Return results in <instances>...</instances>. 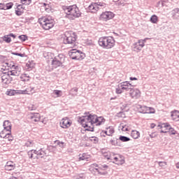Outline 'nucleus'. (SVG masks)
<instances>
[{
    "label": "nucleus",
    "instance_id": "obj_1",
    "mask_svg": "<svg viewBox=\"0 0 179 179\" xmlns=\"http://www.w3.org/2000/svg\"><path fill=\"white\" fill-rule=\"evenodd\" d=\"M79 121L82 126L84 128H86L87 131H93V129H94L93 124H96V125H101V124L106 122V119L103 117H97L96 115H89L80 117Z\"/></svg>",
    "mask_w": 179,
    "mask_h": 179
},
{
    "label": "nucleus",
    "instance_id": "obj_2",
    "mask_svg": "<svg viewBox=\"0 0 179 179\" xmlns=\"http://www.w3.org/2000/svg\"><path fill=\"white\" fill-rule=\"evenodd\" d=\"M64 12L66 19L69 20H75V19L82 17V12H80V10L76 5L66 6L64 8Z\"/></svg>",
    "mask_w": 179,
    "mask_h": 179
},
{
    "label": "nucleus",
    "instance_id": "obj_3",
    "mask_svg": "<svg viewBox=\"0 0 179 179\" xmlns=\"http://www.w3.org/2000/svg\"><path fill=\"white\" fill-rule=\"evenodd\" d=\"M107 170H108V165L107 164L99 165L96 163H94L89 166V171L95 176H107L108 174Z\"/></svg>",
    "mask_w": 179,
    "mask_h": 179
},
{
    "label": "nucleus",
    "instance_id": "obj_4",
    "mask_svg": "<svg viewBox=\"0 0 179 179\" xmlns=\"http://www.w3.org/2000/svg\"><path fill=\"white\" fill-rule=\"evenodd\" d=\"M98 44L102 48L105 50H111L115 47V39L112 36H103L99 38Z\"/></svg>",
    "mask_w": 179,
    "mask_h": 179
},
{
    "label": "nucleus",
    "instance_id": "obj_5",
    "mask_svg": "<svg viewBox=\"0 0 179 179\" xmlns=\"http://www.w3.org/2000/svg\"><path fill=\"white\" fill-rule=\"evenodd\" d=\"M38 22L43 30H50L55 24V21L51 16H43L39 18Z\"/></svg>",
    "mask_w": 179,
    "mask_h": 179
},
{
    "label": "nucleus",
    "instance_id": "obj_6",
    "mask_svg": "<svg viewBox=\"0 0 179 179\" xmlns=\"http://www.w3.org/2000/svg\"><path fill=\"white\" fill-rule=\"evenodd\" d=\"M28 156L31 160H36V159H44V157H48V153L47 150L44 148H41L40 150H31L28 152Z\"/></svg>",
    "mask_w": 179,
    "mask_h": 179
},
{
    "label": "nucleus",
    "instance_id": "obj_7",
    "mask_svg": "<svg viewBox=\"0 0 179 179\" xmlns=\"http://www.w3.org/2000/svg\"><path fill=\"white\" fill-rule=\"evenodd\" d=\"M158 128L161 129V134H167V132H169V135H178V136H179V134L177 133V131L172 128L171 125L169 123L159 124Z\"/></svg>",
    "mask_w": 179,
    "mask_h": 179
},
{
    "label": "nucleus",
    "instance_id": "obj_8",
    "mask_svg": "<svg viewBox=\"0 0 179 179\" xmlns=\"http://www.w3.org/2000/svg\"><path fill=\"white\" fill-rule=\"evenodd\" d=\"M107 6L106 3L101 2H92L87 8V11L90 13H97L101 8H104Z\"/></svg>",
    "mask_w": 179,
    "mask_h": 179
},
{
    "label": "nucleus",
    "instance_id": "obj_9",
    "mask_svg": "<svg viewBox=\"0 0 179 179\" xmlns=\"http://www.w3.org/2000/svg\"><path fill=\"white\" fill-rule=\"evenodd\" d=\"M4 66H6V69L8 71V73L10 76H17L20 73L19 67L15 66L13 63H4Z\"/></svg>",
    "mask_w": 179,
    "mask_h": 179
},
{
    "label": "nucleus",
    "instance_id": "obj_10",
    "mask_svg": "<svg viewBox=\"0 0 179 179\" xmlns=\"http://www.w3.org/2000/svg\"><path fill=\"white\" fill-rule=\"evenodd\" d=\"M131 87H132V84L129 83V82H123L116 88L115 92L117 94H121L122 93H124V92L131 91V89H132Z\"/></svg>",
    "mask_w": 179,
    "mask_h": 179
},
{
    "label": "nucleus",
    "instance_id": "obj_11",
    "mask_svg": "<svg viewBox=\"0 0 179 179\" xmlns=\"http://www.w3.org/2000/svg\"><path fill=\"white\" fill-rule=\"evenodd\" d=\"M69 55L72 59H77L78 61H82V59H85V57H86L85 53L76 49L70 50Z\"/></svg>",
    "mask_w": 179,
    "mask_h": 179
},
{
    "label": "nucleus",
    "instance_id": "obj_12",
    "mask_svg": "<svg viewBox=\"0 0 179 179\" xmlns=\"http://www.w3.org/2000/svg\"><path fill=\"white\" fill-rule=\"evenodd\" d=\"M64 36V44H73L76 41V34L72 31L65 32Z\"/></svg>",
    "mask_w": 179,
    "mask_h": 179
},
{
    "label": "nucleus",
    "instance_id": "obj_13",
    "mask_svg": "<svg viewBox=\"0 0 179 179\" xmlns=\"http://www.w3.org/2000/svg\"><path fill=\"white\" fill-rule=\"evenodd\" d=\"M148 40H149V38L139 39L138 42L134 43L132 45L133 51H135V52H141V51H142V48L145 47V43H146Z\"/></svg>",
    "mask_w": 179,
    "mask_h": 179
},
{
    "label": "nucleus",
    "instance_id": "obj_14",
    "mask_svg": "<svg viewBox=\"0 0 179 179\" xmlns=\"http://www.w3.org/2000/svg\"><path fill=\"white\" fill-rule=\"evenodd\" d=\"M115 16V14L111 11H104L99 15V20L101 22H108V20L114 19Z\"/></svg>",
    "mask_w": 179,
    "mask_h": 179
},
{
    "label": "nucleus",
    "instance_id": "obj_15",
    "mask_svg": "<svg viewBox=\"0 0 179 179\" xmlns=\"http://www.w3.org/2000/svg\"><path fill=\"white\" fill-rule=\"evenodd\" d=\"M63 62L64 56L62 55H59L52 60V68H58L59 66H62Z\"/></svg>",
    "mask_w": 179,
    "mask_h": 179
},
{
    "label": "nucleus",
    "instance_id": "obj_16",
    "mask_svg": "<svg viewBox=\"0 0 179 179\" xmlns=\"http://www.w3.org/2000/svg\"><path fill=\"white\" fill-rule=\"evenodd\" d=\"M129 96L133 100H138L142 96V92L138 88H131L129 91Z\"/></svg>",
    "mask_w": 179,
    "mask_h": 179
},
{
    "label": "nucleus",
    "instance_id": "obj_17",
    "mask_svg": "<svg viewBox=\"0 0 179 179\" xmlns=\"http://www.w3.org/2000/svg\"><path fill=\"white\" fill-rule=\"evenodd\" d=\"M0 136L3 139H8V142H12V141H13V136H12L11 130L3 129L0 133Z\"/></svg>",
    "mask_w": 179,
    "mask_h": 179
},
{
    "label": "nucleus",
    "instance_id": "obj_18",
    "mask_svg": "<svg viewBox=\"0 0 179 179\" xmlns=\"http://www.w3.org/2000/svg\"><path fill=\"white\" fill-rule=\"evenodd\" d=\"M59 125L63 129H68L72 125V121L69 117H64L61 120Z\"/></svg>",
    "mask_w": 179,
    "mask_h": 179
},
{
    "label": "nucleus",
    "instance_id": "obj_19",
    "mask_svg": "<svg viewBox=\"0 0 179 179\" xmlns=\"http://www.w3.org/2000/svg\"><path fill=\"white\" fill-rule=\"evenodd\" d=\"M28 120L33 124H34V122H40L41 115L38 113H31L28 115Z\"/></svg>",
    "mask_w": 179,
    "mask_h": 179
},
{
    "label": "nucleus",
    "instance_id": "obj_20",
    "mask_svg": "<svg viewBox=\"0 0 179 179\" xmlns=\"http://www.w3.org/2000/svg\"><path fill=\"white\" fill-rule=\"evenodd\" d=\"M1 82L3 86H6V85H9L12 82V77H10L8 73H5L1 76Z\"/></svg>",
    "mask_w": 179,
    "mask_h": 179
},
{
    "label": "nucleus",
    "instance_id": "obj_21",
    "mask_svg": "<svg viewBox=\"0 0 179 179\" xmlns=\"http://www.w3.org/2000/svg\"><path fill=\"white\" fill-rule=\"evenodd\" d=\"M115 164H117V166H122L125 163V157L121 155H116L115 157V161L113 162Z\"/></svg>",
    "mask_w": 179,
    "mask_h": 179
},
{
    "label": "nucleus",
    "instance_id": "obj_22",
    "mask_svg": "<svg viewBox=\"0 0 179 179\" xmlns=\"http://www.w3.org/2000/svg\"><path fill=\"white\" fill-rule=\"evenodd\" d=\"M4 169L7 171H12V170H15V169H16V164L12 161H8L6 162Z\"/></svg>",
    "mask_w": 179,
    "mask_h": 179
},
{
    "label": "nucleus",
    "instance_id": "obj_23",
    "mask_svg": "<svg viewBox=\"0 0 179 179\" xmlns=\"http://www.w3.org/2000/svg\"><path fill=\"white\" fill-rule=\"evenodd\" d=\"M34 93V87H28L25 90H20V94H33Z\"/></svg>",
    "mask_w": 179,
    "mask_h": 179
},
{
    "label": "nucleus",
    "instance_id": "obj_24",
    "mask_svg": "<svg viewBox=\"0 0 179 179\" xmlns=\"http://www.w3.org/2000/svg\"><path fill=\"white\" fill-rule=\"evenodd\" d=\"M20 94V90L8 89L6 92V96H17Z\"/></svg>",
    "mask_w": 179,
    "mask_h": 179
},
{
    "label": "nucleus",
    "instance_id": "obj_25",
    "mask_svg": "<svg viewBox=\"0 0 179 179\" xmlns=\"http://www.w3.org/2000/svg\"><path fill=\"white\" fill-rule=\"evenodd\" d=\"M171 117L173 121H179V111L174 110L171 112Z\"/></svg>",
    "mask_w": 179,
    "mask_h": 179
},
{
    "label": "nucleus",
    "instance_id": "obj_26",
    "mask_svg": "<svg viewBox=\"0 0 179 179\" xmlns=\"http://www.w3.org/2000/svg\"><path fill=\"white\" fill-rule=\"evenodd\" d=\"M24 12V8H23V5L20 4L15 8V13L17 16H22L23 13Z\"/></svg>",
    "mask_w": 179,
    "mask_h": 179
},
{
    "label": "nucleus",
    "instance_id": "obj_27",
    "mask_svg": "<svg viewBox=\"0 0 179 179\" xmlns=\"http://www.w3.org/2000/svg\"><path fill=\"white\" fill-rule=\"evenodd\" d=\"M102 132L103 134H106V135H107L108 136H112V135L114 134L115 130H114V127H108L106 128V130L102 131Z\"/></svg>",
    "mask_w": 179,
    "mask_h": 179
},
{
    "label": "nucleus",
    "instance_id": "obj_28",
    "mask_svg": "<svg viewBox=\"0 0 179 179\" xmlns=\"http://www.w3.org/2000/svg\"><path fill=\"white\" fill-rule=\"evenodd\" d=\"M89 159H90V155H88L87 153H83V154H80L78 155V161L79 162H82L83 160H89Z\"/></svg>",
    "mask_w": 179,
    "mask_h": 179
},
{
    "label": "nucleus",
    "instance_id": "obj_29",
    "mask_svg": "<svg viewBox=\"0 0 179 179\" xmlns=\"http://www.w3.org/2000/svg\"><path fill=\"white\" fill-rule=\"evenodd\" d=\"M52 97L54 99H57L58 97H62V91L58 90H55L53 92L51 93Z\"/></svg>",
    "mask_w": 179,
    "mask_h": 179
},
{
    "label": "nucleus",
    "instance_id": "obj_30",
    "mask_svg": "<svg viewBox=\"0 0 179 179\" xmlns=\"http://www.w3.org/2000/svg\"><path fill=\"white\" fill-rule=\"evenodd\" d=\"M20 79L22 82H29L31 79V77L29 74L23 73L20 76Z\"/></svg>",
    "mask_w": 179,
    "mask_h": 179
},
{
    "label": "nucleus",
    "instance_id": "obj_31",
    "mask_svg": "<svg viewBox=\"0 0 179 179\" xmlns=\"http://www.w3.org/2000/svg\"><path fill=\"white\" fill-rule=\"evenodd\" d=\"M131 136L133 139H139V138H141V133L136 130H132L131 132Z\"/></svg>",
    "mask_w": 179,
    "mask_h": 179
},
{
    "label": "nucleus",
    "instance_id": "obj_32",
    "mask_svg": "<svg viewBox=\"0 0 179 179\" xmlns=\"http://www.w3.org/2000/svg\"><path fill=\"white\" fill-rule=\"evenodd\" d=\"M3 128H4V129L11 131V129H12V123H10V122H9V120H5L4 122H3Z\"/></svg>",
    "mask_w": 179,
    "mask_h": 179
},
{
    "label": "nucleus",
    "instance_id": "obj_33",
    "mask_svg": "<svg viewBox=\"0 0 179 179\" xmlns=\"http://www.w3.org/2000/svg\"><path fill=\"white\" fill-rule=\"evenodd\" d=\"M147 107L148 106H146L138 105L137 106V109L142 114H146Z\"/></svg>",
    "mask_w": 179,
    "mask_h": 179
},
{
    "label": "nucleus",
    "instance_id": "obj_34",
    "mask_svg": "<svg viewBox=\"0 0 179 179\" xmlns=\"http://www.w3.org/2000/svg\"><path fill=\"white\" fill-rule=\"evenodd\" d=\"M171 15L173 19H179V8L173 9L172 10Z\"/></svg>",
    "mask_w": 179,
    "mask_h": 179
},
{
    "label": "nucleus",
    "instance_id": "obj_35",
    "mask_svg": "<svg viewBox=\"0 0 179 179\" xmlns=\"http://www.w3.org/2000/svg\"><path fill=\"white\" fill-rule=\"evenodd\" d=\"M150 21L154 24H157V23H159V17H157L156 15H153L151 16Z\"/></svg>",
    "mask_w": 179,
    "mask_h": 179
},
{
    "label": "nucleus",
    "instance_id": "obj_36",
    "mask_svg": "<svg viewBox=\"0 0 179 179\" xmlns=\"http://www.w3.org/2000/svg\"><path fill=\"white\" fill-rule=\"evenodd\" d=\"M120 128L123 132H129V131H131V128L127 124H120Z\"/></svg>",
    "mask_w": 179,
    "mask_h": 179
},
{
    "label": "nucleus",
    "instance_id": "obj_37",
    "mask_svg": "<svg viewBox=\"0 0 179 179\" xmlns=\"http://www.w3.org/2000/svg\"><path fill=\"white\" fill-rule=\"evenodd\" d=\"M145 114H156V109L153 107L147 106Z\"/></svg>",
    "mask_w": 179,
    "mask_h": 179
},
{
    "label": "nucleus",
    "instance_id": "obj_38",
    "mask_svg": "<svg viewBox=\"0 0 179 179\" xmlns=\"http://www.w3.org/2000/svg\"><path fill=\"white\" fill-rule=\"evenodd\" d=\"M78 87L72 88L69 92L70 96H72L73 97H75V96H78Z\"/></svg>",
    "mask_w": 179,
    "mask_h": 179
},
{
    "label": "nucleus",
    "instance_id": "obj_39",
    "mask_svg": "<svg viewBox=\"0 0 179 179\" xmlns=\"http://www.w3.org/2000/svg\"><path fill=\"white\" fill-rule=\"evenodd\" d=\"M13 7V3L12 2L7 3L6 5L3 3V10H8V9H12Z\"/></svg>",
    "mask_w": 179,
    "mask_h": 179
},
{
    "label": "nucleus",
    "instance_id": "obj_40",
    "mask_svg": "<svg viewBox=\"0 0 179 179\" xmlns=\"http://www.w3.org/2000/svg\"><path fill=\"white\" fill-rule=\"evenodd\" d=\"M25 146H27V148H33V146H34V141H33V140L27 141Z\"/></svg>",
    "mask_w": 179,
    "mask_h": 179
},
{
    "label": "nucleus",
    "instance_id": "obj_41",
    "mask_svg": "<svg viewBox=\"0 0 179 179\" xmlns=\"http://www.w3.org/2000/svg\"><path fill=\"white\" fill-rule=\"evenodd\" d=\"M33 68H34V64H33L31 62L27 63L25 66L26 71H31Z\"/></svg>",
    "mask_w": 179,
    "mask_h": 179
},
{
    "label": "nucleus",
    "instance_id": "obj_42",
    "mask_svg": "<svg viewBox=\"0 0 179 179\" xmlns=\"http://www.w3.org/2000/svg\"><path fill=\"white\" fill-rule=\"evenodd\" d=\"M119 139L122 141V142H129V141H131V138L124 136H120Z\"/></svg>",
    "mask_w": 179,
    "mask_h": 179
},
{
    "label": "nucleus",
    "instance_id": "obj_43",
    "mask_svg": "<svg viewBox=\"0 0 179 179\" xmlns=\"http://www.w3.org/2000/svg\"><path fill=\"white\" fill-rule=\"evenodd\" d=\"M89 141H90V142H92L93 143H99V138L96 136L90 137L89 138Z\"/></svg>",
    "mask_w": 179,
    "mask_h": 179
},
{
    "label": "nucleus",
    "instance_id": "obj_44",
    "mask_svg": "<svg viewBox=\"0 0 179 179\" xmlns=\"http://www.w3.org/2000/svg\"><path fill=\"white\" fill-rule=\"evenodd\" d=\"M20 3L22 5L27 6V5H30V3H31V0H20Z\"/></svg>",
    "mask_w": 179,
    "mask_h": 179
},
{
    "label": "nucleus",
    "instance_id": "obj_45",
    "mask_svg": "<svg viewBox=\"0 0 179 179\" xmlns=\"http://www.w3.org/2000/svg\"><path fill=\"white\" fill-rule=\"evenodd\" d=\"M117 154H114L113 152H110V157L109 158V160H110V162H113V163H114L115 160V157L117 156Z\"/></svg>",
    "mask_w": 179,
    "mask_h": 179
},
{
    "label": "nucleus",
    "instance_id": "obj_46",
    "mask_svg": "<svg viewBox=\"0 0 179 179\" xmlns=\"http://www.w3.org/2000/svg\"><path fill=\"white\" fill-rule=\"evenodd\" d=\"M103 157L107 159V160H110V157L111 156V152H103Z\"/></svg>",
    "mask_w": 179,
    "mask_h": 179
},
{
    "label": "nucleus",
    "instance_id": "obj_47",
    "mask_svg": "<svg viewBox=\"0 0 179 179\" xmlns=\"http://www.w3.org/2000/svg\"><path fill=\"white\" fill-rule=\"evenodd\" d=\"M3 40L4 41H6V43H10V41H12L9 35L4 36Z\"/></svg>",
    "mask_w": 179,
    "mask_h": 179
},
{
    "label": "nucleus",
    "instance_id": "obj_48",
    "mask_svg": "<svg viewBox=\"0 0 179 179\" xmlns=\"http://www.w3.org/2000/svg\"><path fill=\"white\" fill-rule=\"evenodd\" d=\"M110 144L113 146H117V145H118V140L112 139L110 141Z\"/></svg>",
    "mask_w": 179,
    "mask_h": 179
},
{
    "label": "nucleus",
    "instance_id": "obj_49",
    "mask_svg": "<svg viewBox=\"0 0 179 179\" xmlns=\"http://www.w3.org/2000/svg\"><path fill=\"white\" fill-rule=\"evenodd\" d=\"M18 38H20V40H21V41H26V40H27V36L20 35L18 36Z\"/></svg>",
    "mask_w": 179,
    "mask_h": 179
},
{
    "label": "nucleus",
    "instance_id": "obj_50",
    "mask_svg": "<svg viewBox=\"0 0 179 179\" xmlns=\"http://www.w3.org/2000/svg\"><path fill=\"white\" fill-rule=\"evenodd\" d=\"M55 143H57V145H58L59 146V148H64L65 145V143L62 142V141H56Z\"/></svg>",
    "mask_w": 179,
    "mask_h": 179
},
{
    "label": "nucleus",
    "instance_id": "obj_51",
    "mask_svg": "<svg viewBox=\"0 0 179 179\" xmlns=\"http://www.w3.org/2000/svg\"><path fill=\"white\" fill-rule=\"evenodd\" d=\"M157 163L159 167H166L167 166V162H158Z\"/></svg>",
    "mask_w": 179,
    "mask_h": 179
},
{
    "label": "nucleus",
    "instance_id": "obj_52",
    "mask_svg": "<svg viewBox=\"0 0 179 179\" xmlns=\"http://www.w3.org/2000/svg\"><path fill=\"white\" fill-rule=\"evenodd\" d=\"M29 110H31V111H33L34 110H37V107L35 106V105H31L29 106Z\"/></svg>",
    "mask_w": 179,
    "mask_h": 179
},
{
    "label": "nucleus",
    "instance_id": "obj_53",
    "mask_svg": "<svg viewBox=\"0 0 179 179\" xmlns=\"http://www.w3.org/2000/svg\"><path fill=\"white\" fill-rule=\"evenodd\" d=\"M169 2V0H161L159 3H162V6H166V3Z\"/></svg>",
    "mask_w": 179,
    "mask_h": 179
},
{
    "label": "nucleus",
    "instance_id": "obj_54",
    "mask_svg": "<svg viewBox=\"0 0 179 179\" xmlns=\"http://www.w3.org/2000/svg\"><path fill=\"white\" fill-rule=\"evenodd\" d=\"M43 6L45 8V10H46V12H48V8H50V6L48 4H46L45 3H44Z\"/></svg>",
    "mask_w": 179,
    "mask_h": 179
},
{
    "label": "nucleus",
    "instance_id": "obj_55",
    "mask_svg": "<svg viewBox=\"0 0 179 179\" xmlns=\"http://www.w3.org/2000/svg\"><path fill=\"white\" fill-rule=\"evenodd\" d=\"M14 55H17L18 57H25L26 55L24 53H23V54H22V53H14Z\"/></svg>",
    "mask_w": 179,
    "mask_h": 179
},
{
    "label": "nucleus",
    "instance_id": "obj_56",
    "mask_svg": "<svg viewBox=\"0 0 179 179\" xmlns=\"http://www.w3.org/2000/svg\"><path fill=\"white\" fill-rule=\"evenodd\" d=\"M151 129H153V128H155L156 127V124L155 123H151L150 125Z\"/></svg>",
    "mask_w": 179,
    "mask_h": 179
},
{
    "label": "nucleus",
    "instance_id": "obj_57",
    "mask_svg": "<svg viewBox=\"0 0 179 179\" xmlns=\"http://www.w3.org/2000/svg\"><path fill=\"white\" fill-rule=\"evenodd\" d=\"M8 36L9 37H13V38H16V36L13 34H10Z\"/></svg>",
    "mask_w": 179,
    "mask_h": 179
},
{
    "label": "nucleus",
    "instance_id": "obj_58",
    "mask_svg": "<svg viewBox=\"0 0 179 179\" xmlns=\"http://www.w3.org/2000/svg\"><path fill=\"white\" fill-rule=\"evenodd\" d=\"M130 80H138V78L135 77H130Z\"/></svg>",
    "mask_w": 179,
    "mask_h": 179
},
{
    "label": "nucleus",
    "instance_id": "obj_59",
    "mask_svg": "<svg viewBox=\"0 0 179 179\" xmlns=\"http://www.w3.org/2000/svg\"><path fill=\"white\" fill-rule=\"evenodd\" d=\"M176 169H178V170H179V162H177L176 164H175Z\"/></svg>",
    "mask_w": 179,
    "mask_h": 179
},
{
    "label": "nucleus",
    "instance_id": "obj_60",
    "mask_svg": "<svg viewBox=\"0 0 179 179\" xmlns=\"http://www.w3.org/2000/svg\"><path fill=\"white\" fill-rule=\"evenodd\" d=\"M0 9L3 10V3H0Z\"/></svg>",
    "mask_w": 179,
    "mask_h": 179
},
{
    "label": "nucleus",
    "instance_id": "obj_61",
    "mask_svg": "<svg viewBox=\"0 0 179 179\" xmlns=\"http://www.w3.org/2000/svg\"><path fill=\"white\" fill-rule=\"evenodd\" d=\"M41 122H42L43 124H45V122L44 120H42Z\"/></svg>",
    "mask_w": 179,
    "mask_h": 179
},
{
    "label": "nucleus",
    "instance_id": "obj_62",
    "mask_svg": "<svg viewBox=\"0 0 179 179\" xmlns=\"http://www.w3.org/2000/svg\"><path fill=\"white\" fill-rule=\"evenodd\" d=\"M164 129H167V128H164Z\"/></svg>",
    "mask_w": 179,
    "mask_h": 179
},
{
    "label": "nucleus",
    "instance_id": "obj_63",
    "mask_svg": "<svg viewBox=\"0 0 179 179\" xmlns=\"http://www.w3.org/2000/svg\"><path fill=\"white\" fill-rule=\"evenodd\" d=\"M150 137H151V138H153V137H152V136H151V135H150Z\"/></svg>",
    "mask_w": 179,
    "mask_h": 179
}]
</instances>
